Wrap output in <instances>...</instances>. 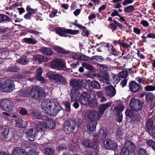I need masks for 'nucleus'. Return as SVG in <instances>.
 Returning a JSON list of instances; mask_svg holds the SVG:
<instances>
[{
  "mask_svg": "<svg viewBox=\"0 0 155 155\" xmlns=\"http://www.w3.org/2000/svg\"><path fill=\"white\" fill-rule=\"evenodd\" d=\"M51 66L52 68L57 70H61L64 67L65 64L62 61L57 59L51 62Z\"/></svg>",
  "mask_w": 155,
  "mask_h": 155,
  "instance_id": "nucleus-10",
  "label": "nucleus"
},
{
  "mask_svg": "<svg viewBox=\"0 0 155 155\" xmlns=\"http://www.w3.org/2000/svg\"><path fill=\"white\" fill-rule=\"evenodd\" d=\"M28 122L26 121H24L22 120L18 119L16 120L15 126L19 127L25 128L27 127Z\"/></svg>",
  "mask_w": 155,
  "mask_h": 155,
  "instance_id": "nucleus-23",
  "label": "nucleus"
},
{
  "mask_svg": "<svg viewBox=\"0 0 155 155\" xmlns=\"http://www.w3.org/2000/svg\"><path fill=\"white\" fill-rule=\"evenodd\" d=\"M80 57L79 60L88 61L89 60L88 57L83 54H80Z\"/></svg>",
  "mask_w": 155,
  "mask_h": 155,
  "instance_id": "nucleus-52",
  "label": "nucleus"
},
{
  "mask_svg": "<svg viewBox=\"0 0 155 155\" xmlns=\"http://www.w3.org/2000/svg\"><path fill=\"white\" fill-rule=\"evenodd\" d=\"M112 81L115 84H117L120 81V78L117 75L113 74H112Z\"/></svg>",
  "mask_w": 155,
  "mask_h": 155,
  "instance_id": "nucleus-38",
  "label": "nucleus"
},
{
  "mask_svg": "<svg viewBox=\"0 0 155 155\" xmlns=\"http://www.w3.org/2000/svg\"><path fill=\"white\" fill-rule=\"evenodd\" d=\"M134 10V7L133 5H129L124 8V12H125L130 13Z\"/></svg>",
  "mask_w": 155,
  "mask_h": 155,
  "instance_id": "nucleus-39",
  "label": "nucleus"
},
{
  "mask_svg": "<svg viewBox=\"0 0 155 155\" xmlns=\"http://www.w3.org/2000/svg\"><path fill=\"white\" fill-rule=\"evenodd\" d=\"M93 58L99 62L102 61L103 60V58L101 56H94L93 57Z\"/></svg>",
  "mask_w": 155,
  "mask_h": 155,
  "instance_id": "nucleus-59",
  "label": "nucleus"
},
{
  "mask_svg": "<svg viewBox=\"0 0 155 155\" xmlns=\"http://www.w3.org/2000/svg\"><path fill=\"white\" fill-rule=\"evenodd\" d=\"M11 20V19L7 15L0 14V23H6L9 22Z\"/></svg>",
  "mask_w": 155,
  "mask_h": 155,
  "instance_id": "nucleus-28",
  "label": "nucleus"
},
{
  "mask_svg": "<svg viewBox=\"0 0 155 155\" xmlns=\"http://www.w3.org/2000/svg\"><path fill=\"white\" fill-rule=\"evenodd\" d=\"M1 105L2 109L8 112L11 111L14 106V105L11 101L8 99L1 100Z\"/></svg>",
  "mask_w": 155,
  "mask_h": 155,
  "instance_id": "nucleus-9",
  "label": "nucleus"
},
{
  "mask_svg": "<svg viewBox=\"0 0 155 155\" xmlns=\"http://www.w3.org/2000/svg\"><path fill=\"white\" fill-rule=\"evenodd\" d=\"M29 155H38L39 153L35 149H31L28 151Z\"/></svg>",
  "mask_w": 155,
  "mask_h": 155,
  "instance_id": "nucleus-51",
  "label": "nucleus"
},
{
  "mask_svg": "<svg viewBox=\"0 0 155 155\" xmlns=\"http://www.w3.org/2000/svg\"><path fill=\"white\" fill-rule=\"evenodd\" d=\"M129 105L133 110L138 112L141 110L142 105L141 102L139 99L132 98L130 101Z\"/></svg>",
  "mask_w": 155,
  "mask_h": 155,
  "instance_id": "nucleus-5",
  "label": "nucleus"
},
{
  "mask_svg": "<svg viewBox=\"0 0 155 155\" xmlns=\"http://www.w3.org/2000/svg\"><path fill=\"white\" fill-rule=\"evenodd\" d=\"M49 78L51 81H55L59 82L60 84H63L65 82L64 78L61 75L52 74L49 76Z\"/></svg>",
  "mask_w": 155,
  "mask_h": 155,
  "instance_id": "nucleus-11",
  "label": "nucleus"
},
{
  "mask_svg": "<svg viewBox=\"0 0 155 155\" xmlns=\"http://www.w3.org/2000/svg\"><path fill=\"white\" fill-rule=\"evenodd\" d=\"M41 107L46 114L53 116H55L61 110L58 103H55L53 106V103L48 100H44L41 104Z\"/></svg>",
  "mask_w": 155,
  "mask_h": 155,
  "instance_id": "nucleus-2",
  "label": "nucleus"
},
{
  "mask_svg": "<svg viewBox=\"0 0 155 155\" xmlns=\"http://www.w3.org/2000/svg\"><path fill=\"white\" fill-rule=\"evenodd\" d=\"M80 54L79 53L74 52L72 54V57L74 59L79 60Z\"/></svg>",
  "mask_w": 155,
  "mask_h": 155,
  "instance_id": "nucleus-54",
  "label": "nucleus"
},
{
  "mask_svg": "<svg viewBox=\"0 0 155 155\" xmlns=\"http://www.w3.org/2000/svg\"><path fill=\"white\" fill-rule=\"evenodd\" d=\"M82 66L86 69L92 70L93 69V66L90 64L86 62H84L82 63Z\"/></svg>",
  "mask_w": 155,
  "mask_h": 155,
  "instance_id": "nucleus-36",
  "label": "nucleus"
},
{
  "mask_svg": "<svg viewBox=\"0 0 155 155\" xmlns=\"http://www.w3.org/2000/svg\"><path fill=\"white\" fill-rule=\"evenodd\" d=\"M9 132V129L5 127H0V139L4 140L6 139Z\"/></svg>",
  "mask_w": 155,
  "mask_h": 155,
  "instance_id": "nucleus-14",
  "label": "nucleus"
},
{
  "mask_svg": "<svg viewBox=\"0 0 155 155\" xmlns=\"http://www.w3.org/2000/svg\"><path fill=\"white\" fill-rule=\"evenodd\" d=\"M33 16L31 13L28 12L24 16V18L27 20H30Z\"/></svg>",
  "mask_w": 155,
  "mask_h": 155,
  "instance_id": "nucleus-63",
  "label": "nucleus"
},
{
  "mask_svg": "<svg viewBox=\"0 0 155 155\" xmlns=\"http://www.w3.org/2000/svg\"><path fill=\"white\" fill-rule=\"evenodd\" d=\"M80 94L79 91L76 89H71L70 95L71 98V101H75L79 100Z\"/></svg>",
  "mask_w": 155,
  "mask_h": 155,
  "instance_id": "nucleus-17",
  "label": "nucleus"
},
{
  "mask_svg": "<svg viewBox=\"0 0 155 155\" xmlns=\"http://www.w3.org/2000/svg\"><path fill=\"white\" fill-rule=\"evenodd\" d=\"M133 1V0H124L122 4L123 5L125 6L132 3Z\"/></svg>",
  "mask_w": 155,
  "mask_h": 155,
  "instance_id": "nucleus-62",
  "label": "nucleus"
},
{
  "mask_svg": "<svg viewBox=\"0 0 155 155\" xmlns=\"http://www.w3.org/2000/svg\"><path fill=\"white\" fill-rule=\"evenodd\" d=\"M110 48V53L113 55H118V52L116 49L114 48L113 46H111Z\"/></svg>",
  "mask_w": 155,
  "mask_h": 155,
  "instance_id": "nucleus-55",
  "label": "nucleus"
},
{
  "mask_svg": "<svg viewBox=\"0 0 155 155\" xmlns=\"http://www.w3.org/2000/svg\"><path fill=\"white\" fill-rule=\"evenodd\" d=\"M19 70V68L16 66H11L8 68V71L11 72H18Z\"/></svg>",
  "mask_w": 155,
  "mask_h": 155,
  "instance_id": "nucleus-43",
  "label": "nucleus"
},
{
  "mask_svg": "<svg viewBox=\"0 0 155 155\" xmlns=\"http://www.w3.org/2000/svg\"><path fill=\"white\" fill-rule=\"evenodd\" d=\"M77 124L73 120H68L66 121L64 127V131L66 134H70L74 132Z\"/></svg>",
  "mask_w": 155,
  "mask_h": 155,
  "instance_id": "nucleus-7",
  "label": "nucleus"
},
{
  "mask_svg": "<svg viewBox=\"0 0 155 155\" xmlns=\"http://www.w3.org/2000/svg\"><path fill=\"white\" fill-rule=\"evenodd\" d=\"M11 153L12 155H28L25 150L18 147L15 148Z\"/></svg>",
  "mask_w": 155,
  "mask_h": 155,
  "instance_id": "nucleus-16",
  "label": "nucleus"
},
{
  "mask_svg": "<svg viewBox=\"0 0 155 155\" xmlns=\"http://www.w3.org/2000/svg\"><path fill=\"white\" fill-rule=\"evenodd\" d=\"M23 41L25 43L32 45H35L37 42L35 39L30 38H25L23 39Z\"/></svg>",
  "mask_w": 155,
  "mask_h": 155,
  "instance_id": "nucleus-29",
  "label": "nucleus"
},
{
  "mask_svg": "<svg viewBox=\"0 0 155 155\" xmlns=\"http://www.w3.org/2000/svg\"><path fill=\"white\" fill-rule=\"evenodd\" d=\"M37 74L36 75V78L38 80L42 83H45V81L44 78L41 76L42 71L41 68H39L37 70Z\"/></svg>",
  "mask_w": 155,
  "mask_h": 155,
  "instance_id": "nucleus-27",
  "label": "nucleus"
},
{
  "mask_svg": "<svg viewBox=\"0 0 155 155\" xmlns=\"http://www.w3.org/2000/svg\"><path fill=\"white\" fill-rule=\"evenodd\" d=\"M119 77L122 78H125L128 75V71H124L120 72L118 74Z\"/></svg>",
  "mask_w": 155,
  "mask_h": 155,
  "instance_id": "nucleus-47",
  "label": "nucleus"
},
{
  "mask_svg": "<svg viewBox=\"0 0 155 155\" xmlns=\"http://www.w3.org/2000/svg\"><path fill=\"white\" fill-rule=\"evenodd\" d=\"M124 107L122 103L118 104L115 108V110L118 112H122L124 109Z\"/></svg>",
  "mask_w": 155,
  "mask_h": 155,
  "instance_id": "nucleus-41",
  "label": "nucleus"
},
{
  "mask_svg": "<svg viewBox=\"0 0 155 155\" xmlns=\"http://www.w3.org/2000/svg\"><path fill=\"white\" fill-rule=\"evenodd\" d=\"M139 155H147L146 151L145 149L140 148L139 151Z\"/></svg>",
  "mask_w": 155,
  "mask_h": 155,
  "instance_id": "nucleus-64",
  "label": "nucleus"
},
{
  "mask_svg": "<svg viewBox=\"0 0 155 155\" xmlns=\"http://www.w3.org/2000/svg\"><path fill=\"white\" fill-rule=\"evenodd\" d=\"M19 63L23 65H26L28 63V61L25 56L23 55L21 57Z\"/></svg>",
  "mask_w": 155,
  "mask_h": 155,
  "instance_id": "nucleus-37",
  "label": "nucleus"
},
{
  "mask_svg": "<svg viewBox=\"0 0 155 155\" xmlns=\"http://www.w3.org/2000/svg\"><path fill=\"white\" fill-rule=\"evenodd\" d=\"M112 104V102H109L105 104H100L98 109L100 113L101 114H103L105 110L111 106Z\"/></svg>",
  "mask_w": 155,
  "mask_h": 155,
  "instance_id": "nucleus-20",
  "label": "nucleus"
},
{
  "mask_svg": "<svg viewBox=\"0 0 155 155\" xmlns=\"http://www.w3.org/2000/svg\"><path fill=\"white\" fill-rule=\"evenodd\" d=\"M57 12V10L56 9H53L51 11L49 14V16L51 18H53L56 15Z\"/></svg>",
  "mask_w": 155,
  "mask_h": 155,
  "instance_id": "nucleus-57",
  "label": "nucleus"
},
{
  "mask_svg": "<svg viewBox=\"0 0 155 155\" xmlns=\"http://www.w3.org/2000/svg\"><path fill=\"white\" fill-rule=\"evenodd\" d=\"M72 24L73 25L76 26L80 29H86V28L85 27L83 26L82 25L77 23V21H76L75 22L72 23Z\"/></svg>",
  "mask_w": 155,
  "mask_h": 155,
  "instance_id": "nucleus-56",
  "label": "nucleus"
},
{
  "mask_svg": "<svg viewBox=\"0 0 155 155\" xmlns=\"http://www.w3.org/2000/svg\"><path fill=\"white\" fill-rule=\"evenodd\" d=\"M154 96L151 93H148L146 94V99L147 101H152L153 100Z\"/></svg>",
  "mask_w": 155,
  "mask_h": 155,
  "instance_id": "nucleus-40",
  "label": "nucleus"
},
{
  "mask_svg": "<svg viewBox=\"0 0 155 155\" xmlns=\"http://www.w3.org/2000/svg\"><path fill=\"white\" fill-rule=\"evenodd\" d=\"M100 69L104 71H109L110 68L107 66L103 64H99Z\"/></svg>",
  "mask_w": 155,
  "mask_h": 155,
  "instance_id": "nucleus-42",
  "label": "nucleus"
},
{
  "mask_svg": "<svg viewBox=\"0 0 155 155\" xmlns=\"http://www.w3.org/2000/svg\"><path fill=\"white\" fill-rule=\"evenodd\" d=\"M70 85L73 87L72 89L77 90L81 87V85L79 81L75 79L71 80L70 82Z\"/></svg>",
  "mask_w": 155,
  "mask_h": 155,
  "instance_id": "nucleus-24",
  "label": "nucleus"
},
{
  "mask_svg": "<svg viewBox=\"0 0 155 155\" xmlns=\"http://www.w3.org/2000/svg\"><path fill=\"white\" fill-rule=\"evenodd\" d=\"M43 119H45L47 126L50 129H52L55 126V123L54 120L47 116H44Z\"/></svg>",
  "mask_w": 155,
  "mask_h": 155,
  "instance_id": "nucleus-19",
  "label": "nucleus"
},
{
  "mask_svg": "<svg viewBox=\"0 0 155 155\" xmlns=\"http://www.w3.org/2000/svg\"><path fill=\"white\" fill-rule=\"evenodd\" d=\"M26 9L27 11L30 13H31L32 15H33V14L37 12V10L36 9H33L29 5L27 6Z\"/></svg>",
  "mask_w": 155,
  "mask_h": 155,
  "instance_id": "nucleus-44",
  "label": "nucleus"
},
{
  "mask_svg": "<svg viewBox=\"0 0 155 155\" xmlns=\"http://www.w3.org/2000/svg\"><path fill=\"white\" fill-rule=\"evenodd\" d=\"M78 30H73L71 29H65L64 28H59L56 30V33L61 37H66L68 36L67 34L71 35H76L79 33Z\"/></svg>",
  "mask_w": 155,
  "mask_h": 155,
  "instance_id": "nucleus-6",
  "label": "nucleus"
},
{
  "mask_svg": "<svg viewBox=\"0 0 155 155\" xmlns=\"http://www.w3.org/2000/svg\"><path fill=\"white\" fill-rule=\"evenodd\" d=\"M109 28L112 30V31H114L117 29V27L114 24L112 23L110 24Z\"/></svg>",
  "mask_w": 155,
  "mask_h": 155,
  "instance_id": "nucleus-60",
  "label": "nucleus"
},
{
  "mask_svg": "<svg viewBox=\"0 0 155 155\" xmlns=\"http://www.w3.org/2000/svg\"><path fill=\"white\" fill-rule=\"evenodd\" d=\"M53 49L55 51L64 54H68L70 53V51L68 50H66L62 48L61 47L57 45H55L53 47Z\"/></svg>",
  "mask_w": 155,
  "mask_h": 155,
  "instance_id": "nucleus-25",
  "label": "nucleus"
},
{
  "mask_svg": "<svg viewBox=\"0 0 155 155\" xmlns=\"http://www.w3.org/2000/svg\"><path fill=\"white\" fill-rule=\"evenodd\" d=\"M64 105L66 108L68 112H70L71 110L70 103L68 102H65L64 103Z\"/></svg>",
  "mask_w": 155,
  "mask_h": 155,
  "instance_id": "nucleus-61",
  "label": "nucleus"
},
{
  "mask_svg": "<svg viewBox=\"0 0 155 155\" xmlns=\"http://www.w3.org/2000/svg\"><path fill=\"white\" fill-rule=\"evenodd\" d=\"M92 99L89 93L88 92H83L81 94L79 101L81 104L85 105H88L91 103Z\"/></svg>",
  "mask_w": 155,
  "mask_h": 155,
  "instance_id": "nucleus-8",
  "label": "nucleus"
},
{
  "mask_svg": "<svg viewBox=\"0 0 155 155\" xmlns=\"http://www.w3.org/2000/svg\"><path fill=\"white\" fill-rule=\"evenodd\" d=\"M55 150L51 147H47L45 149V155H53Z\"/></svg>",
  "mask_w": 155,
  "mask_h": 155,
  "instance_id": "nucleus-32",
  "label": "nucleus"
},
{
  "mask_svg": "<svg viewBox=\"0 0 155 155\" xmlns=\"http://www.w3.org/2000/svg\"><path fill=\"white\" fill-rule=\"evenodd\" d=\"M147 145L151 147L152 148L155 150V142L152 140H150L147 142Z\"/></svg>",
  "mask_w": 155,
  "mask_h": 155,
  "instance_id": "nucleus-49",
  "label": "nucleus"
},
{
  "mask_svg": "<svg viewBox=\"0 0 155 155\" xmlns=\"http://www.w3.org/2000/svg\"><path fill=\"white\" fill-rule=\"evenodd\" d=\"M117 143L110 139H107L104 144V146L106 149L112 150L115 151L117 149Z\"/></svg>",
  "mask_w": 155,
  "mask_h": 155,
  "instance_id": "nucleus-12",
  "label": "nucleus"
},
{
  "mask_svg": "<svg viewBox=\"0 0 155 155\" xmlns=\"http://www.w3.org/2000/svg\"><path fill=\"white\" fill-rule=\"evenodd\" d=\"M45 91L43 88L37 86L33 87L31 89L30 95L33 98L40 100L45 97Z\"/></svg>",
  "mask_w": 155,
  "mask_h": 155,
  "instance_id": "nucleus-4",
  "label": "nucleus"
},
{
  "mask_svg": "<svg viewBox=\"0 0 155 155\" xmlns=\"http://www.w3.org/2000/svg\"><path fill=\"white\" fill-rule=\"evenodd\" d=\"M38 133V131L36 129H31L26 132L27 136L30 141H33L35 140V136Z\"/></svg>",
  "mask_w": 155,
  "mask_h": 155,
  "instance_id": "nucleus-15",
  "label": "nucleus"
},
{
  "mask_svg": "<svg viewBox=\"0 0 155 155\" xmlns=\"http://www.w3.org/2000/svg\"><path fill=\"white\" fill-rule=\"evenodd\" d=\"M104 91L106 95L110 97L114 96L116 94V90L112 85H109L105 87Z\"/></svg>",
  "mask_w": 155,
  "mask_h": 155,
  "instance_id": "nucleus-13",
  "label": "nucleus"
},
{
  "mask_svg": "<svg viewBox=\"0 0 155 155\" xmlns=\"http://www.w3.org/2000/svg\"><path fill=\"white\" fill-rule=\"evenodd\" d=\"M100 113L97 111L88 110L84 115L85 118H89L92 122L87 123L86 127L90 134H93L95 131L97 124V121L100 118Z\"/></svg>",
  "mask_w": 155,
  "mask_h": 155,
  "instance_id": "nucleus-1",
  "label": "nucleus"
},
{
  "mask_svg": "<svg viewBox=\"0 0 155 155\" xmlns=\"http://www.w3.org/2000/svg\"><path fill=\"white\" fill-rule=\"evenodd\" d=\"M144 89L148 91H153L155 90V86L152 85H148L144 87Z\"/></svg>",
  "mask_w": 155,
  "mask_h": 155,
  "instance_id": "nucleus-48",
  "label": "nucleus"
},
{
  "mask_svg": "<svg viewBox=\"0 0 155 155\" xmlns=\"http://www.w3.org/2000/svg\"><path fill=\"white\" fill-rule=\"evenodd\" d=\"M90 85L93 88L99 89L100 88V85L99 83L95 81H92L90 82Z\"/></svg>",
  "mask_w": 155,
  "mask_h": 155,
  "instance_id": "nucleus-33",
  "label": "nucleus"
},
{
  "mask_svg": "<svg viewBox=\"0 0 155 155\" xmlns=\"http://www.w3.org/2000/svg\"><path fill=\"white\" fill-rule=\"evenodd\" d=\"M125 113L127 116L132 117L133 116V111L129 109H126Z\"/></svg>",
  "mask_w": 155,
  "mask_h": 155,
  "instance_id": "nucleus-50",
  "label": "nucleus"
},
{
  "mask_svg": "<svg viewBox=\"0 0 155 155\" xmlns=\"http://www.w3.org/2000/svg\"><path fill=\"white\" fill-rule=\"evenodd\" d=\"M97 76L99 78H102L104 79L103 81H107L109 79V76L107 73L106 72H100L99 73Z\"/></svg>",
  "mask_w": 155,
  "mask_h": 155,
  "instance_id": "nucleus-31",
  "label": "nucleus"
},
{
  "mask_svg": "<svg viewBox=\"0 0 155 155\" xmlns=\"http://www.w3.org/2000/svg\"><path fill=\"white\" fill-rule=\"evenodd\" d=\"M15 89V83L12 80L7 79L0 82V90L3 92L10 93Z\"/></svg>",
  "mask_w": 155,
  "mask_h": 155,
  "instance_id": "nucleus-3",
  "label": "nucleus"
},
{
  "mask_svg": "<svg viewBox=\"0 0 155 155\" xmlns=\"http://www.w3.org/2000/svg\"><path fill=\"white\" fill-rule=\"evenodd\" d=\"M124 147L128 150L131 152H133L135 149V146L134 143L129 140H127L125 142Z\"/></svg>",
  "mask_w": 155,
  "mask_h": 155,
  "instance_id": "nucleus-21",
  "label": "nucleus"
},
{
  "mask_svg": "<svg viewBox=\"0 0 155 155\" xmlns=\"http://www.w3.org/2000/svg\"><path fill=\"white\" fill-rule=\"evenodd\" d=\"M81 85L85 89L87 90H88L87 88L88 83L87 81L85 80H82L80 83Z\"/></svg>",
  "mask_w": 155,
  "mask_h": 155,
  "instance_id": "nucleus-53",
  "label": "nucleus"
},
{
  "mask_svg": "<svg viewBox=\"0 0 155 155\" xmlns=\"http://www.w3.org/2000/svg\"><path fill=\"white\" fill-rule=\"evenodd\" d=\"M129 86L130 89L132 92H137L140 89L139 84L134 81L130 82L129 84Z\"/></svg>",
  "mask_w": 155,
  "mask_h": 155,
  "instance_id": "nucleus-18",
  "label": "nucleus"
},
{
  "mask_svg": "<svg viewBox=\"0 0 155 155\" xmlns=\"http://www.w3.org/2000/svg\"><path fill=\"white\" fill-rule=\"evenodd\" d=\"M83 143L85 147H90L93 145V143L91 140L87 139L83 141Z\"/></svg>",
  "mask_w": 155,
  "mask_h": 155,
  "instance_id": "nucleus-35",
  "label": "nucleus"
},
{
  "mask_svg": "<svg viewBox=\"0 0 155 155\" xmlns=\"http://www.w3.org/2000/svg\"><path fill=\"white\" fill-rule=\"evenodd\" d=\"M130 151L126 148L124 147L120 152V155H129Z\"/></svg>",
  "mask_w": 155,
  "mask_h": 155,
  "instance_id": "nucleus-45",
  "label": "nucleus"
},
{
  "mask_svg": "<svg viewBox=\"0 0 155 155\" xmlns=\"http://www.w3.org/2000/svg\"><path fill=\"white\" fill-rule=\"evenodd\" d=\"M153 124V121L151 119H149L147 121L145 127L147 131L149 132L150 131Z\"/></svg>",
  "mask_w": 155,
  "mask_h": 155,
  "instance_id": "nucleus-30",
  "label": "nucleus"
},
{
  "mask_svg": "<svg viewBox=\"0 0 155 155\" xmlns=\"http://www.w3.org/2000/svg\"><path fill=\"white\" fill-rule=\"evenodd\" d=\"M39 51L45 55L48 56L51 55L53 53V51L50 48L45 47L40 49Z\"/></svg>",
  "mask_w": 155,
  "mask_h": 155,
  "instance_id": "nucleus-22",
  "label": "nucleus"
},
{
  "mask_svg": "<svg viewBox=\"0 0 155 155\" xmlns=\"http://www.w3.org/2000/svg\"><path fill=\"white\" fill-rule=\"evenodd\" d=\"M36 128L34 129H36L38 132L39 131H41L43 130L46 127L45 125L42 123H39L37 124L36 126Z\"/></svg>",
  "mask_w": 155,
  "mask_h": 155,
  "instance_id": "nucleus-34",
  "label": "nucleus"
},
{
  "mask_svg": "<svg viewBox=\"0 0 155 155\" xmlns=\"http://www.w3.org/2000/svg\"><path fill=\"white\" fill-rule=\"evenodd\" d=\"M33 117L35 119H40L41 117V114L37 111L32 112Z\"/></svg>",
  "mask_w": 155,
  "mask_h": 155,
  "instance_id": "nucleus-46",
  "label": "nucleus"
},
{
  "mask_svg": "<svg viewBox=\"0 0 155 155\" xmlns=\"http://www.w3.org/2000/svg\"><path fill=\"white\" fill-rule=\"evenodd\" d=\"M107 130L105 127H101L99 131L98 136L99 138L101 139H104L107 136Z\"/></svg>",
  "mask_w": 155,
  "mask_h": 155,
  "instance_id": "nucleus-26",
  "label": "nucleus"
},
{
  "mask_svg": "<svg viewBox=\"0 0 155 155\" xmlns=\"http://www.w3.org/2000/svg\"><path fill=\"white\" fill-rule=\"evenodd\" d=\"M27 32L28 33L33 34L36 35H38L40 33V32L38 31L29 29L27 30Z\"/></svg>",
  "mask_w": 155,
  "mask_h": 155,
  "instance_id": "nucleus-58",
  "label": "nucleus"
}]
</instances>
